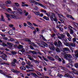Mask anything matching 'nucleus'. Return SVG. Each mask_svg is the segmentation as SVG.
I'll list each match as a JSON object with an SVG mask.
<instances>
[{"mask_svg": "<svg viewBox=\"0 0 78 78\" xmlns=\"http://www.w3.org/2000/svg\"><path fill=\"white\" fill-rule=\"evenodd\" d=\"M49 17H50V19L51 21H53V19L54 21L55 22H57L58 21V20L56 18V17L55 14L54 13H49Z\"/></svg>", "mask_w": 78, "mask_h": 78, "instance_id": "f257e3e1", "label": "nucleus"}, {"mask_svg": "<svg viewBox=\"0 0 78 78\" xmlns=\"http://www.w3.org/2000/svg\"><path fill=\"white\" fill-rule=\"evenodd\" d=\"M39 45L41 47L45 48V47L48 46V44L44 42H42L41 43H39Z\"/></svg>", "mask_w": 78, "mask_h": 78, "instance_id": "f03ea898", "label": "nucleus"}, {"mask_svg": "<svg viewBox=\"0 0 78 78\" xmlns=\"http://www.w3.org/2000/svg\"><path fill=\"white\" fill-rule=\"evenodd\" d=\"M64 58L66 59V60H69V59H71L72 58V56L70 54H66L64 56Z\"/></svg>", "mask_w": 78, "mask_h": 78, "instance_id": "7ed1b4c3", "label": "nucleus"}, {"mask_svg": "<svg viewBox=\"0 0 78 78\" xmlns=\"http://www.w3.org/2000/svg\"><path fill=\"white\" fill-rule=\"evenodd\" d=\"M10 18L11 19H14L16 20L19 19V16L16 15H10Z\"/></svg>", "mask_w": 78, "mask_h": 78, "instance_id": "20e7f679", "label": "nucleus"}, {"mask_svg": "<svg viewBox=\"0 0 78 78\" xmlns=\"http://www.w3.org/2000/svg\"><path fill=\"white\" fill-rule=\"evenodd\" d=\"M49 48L51 50H55V47L52 43L51 44V45L49 46Z\"/></svg>", "mask_w": 78, "mask_h": 78, "instance_id": "39448f33", "label": "nucleus"}, {"mask_svg": "<svg viewBox=\"0 0 78 78\" xmlns=\"http://www.w3.org/2000/svg\"><path fill=\"white\" fill-rule=\"evenodd\" d=\"M27 41H28V42H30V45H33V46H34V47H37V45L35 44H34V43L31 42V41L30 40L28 39L27 40Z\"/></svg>", "mask_w": 78, "mask_h": 78, "instance_id": "423d86ee", "label": "nucleus"}, {"mask_svg": "<svg viewBox=\"0 0 78 78\" xmlns=\"http://www.w3.org/2000/svg\"><path fill=\"white\" fill-rule=\"evenodd\" d=\"M16 62H17V60L14 59L13 61V62L11 63V65L13 67H15V66H16L15 63H16Z\"/></svg>", "mask_w": 78, "mask_h": 78, "instance_id": "0eeeda50", "label": "nucleus"}, {"mask_svg": "<svg viewBox=\"0 0 78 78\" xmlns=\"http://www.w3.org/2000/svg\"><path fill=\"white\" fill-rule=\"evenodd\" d=\"M58 47H62V44L61 41H58V44L57 45Z\"/></svg>", "mask_w": 78, "mask_h": 78, "instance_id": "6e6552de", "label": "nucleus"}, {"mask_svg": "<svg viewBox=\"0 0 78 78\" xmlns=\"http://www.w3.org/2000/svg\"><path fill=\"white\" fill-rule=\"evenodd\" d=\"M0 21L2 22H5V20L4 19V16L2 14L1 15V18H0Z\"/></svg>", "mask_w": 78, "mask_h": 78, "instance_id": "1a4fd4ad", "label": "nucleus"}, {"mask_svg": "<svg viewBox=\"0 0 78 78\" xmlns=\"http://www.w3.org/2000/svg\"><path fill=\"white\" fill-rule=\"evenodd\" d=\"M47 58H48L49 60L51 61H55V59L51 56H47Z\"/></svg>", "mask_w": 78, "mask_h": 78, "instance_id": "9d476101", "label": "nucleus"}, {"mask_svg": "<svg viewBox=\"0 0 78 78\" xmlns=\"http://www.w3.org/2000/svg\"><path fill=\"white\" fill-rule=\"evenodd\" d=\"M66 17H68V18H70L72 19H73V20H75V19H74V18H73V17H72V16L69 14H67L66 15Z\"/></svg>", "mask_w": 78, "mask_h": 78, "instance_id": "9b49d317", "label": "nucleus"}, {"mask_svg": "<svg viewBox=\"0 0 78 78\" xmlns=\"http://www.w3.org/2000/svg\"><path fill=\"white\" fill-rule=\"evenodd\" d=\"M11 70H12V72H14L16 73H20V71H18L17 70H15L12 69H11Z\"/></svg>", "mask_w": 78, "mask_h": 78, "instance_id": "f8f14e48", "label": "nucleus"}, {"mask_svg": "<svg viewBox=\"0 0 78 78\" xmlns=\"http://www.w3.org/2000/svg\"><path fill=\"white\" fill-rule=\"evenodd\" d=\"M75 53V56L76 57H78V50H75L74 51Z\"/></svg>", "mask_w": 78, "mask_h": 78, "instance_id": "ddd939ff", "label": "nucleus"}, {"mask_svg": "<svg viewBox=\"0 0 78 78\" xmlns=\"http://www.w3.org/2000/svg\"><path fill=\"white\" fill-rule=\"evenodd\" d=\"M69 33L70 34H73L74 33L73 31L72 30V29L70 28V27L69 28Z\"/></svg>", "mask_w": 78, "mask_h": 78, "instance_id": "4468645a", "label": "nucleus"}, {"mask_svg": "<svg viewBox=\"0 0 78 78\" xmlns=\"http://www.w3.org/2000/svg\"><path fill=\"white\" fill-rule=\"evenodd\" d=\"M35 5H37V6H43V5L40 3H38L37 2H35Z\"/></svg>", "mask_w": 78, "mask_h": 78, "instance_id": "2eb2a0df", "label": "nucleus"}, {"mask_svg": "<svg viewBox=\"0 0 78 78\" xmlns=\"http://www.w3.org/2000/svg\"><path fill=\"white\" fill-rule=\"evenodd\" d=\"M28 58L30 60V61H34V59L33 58L32 56L29 55H28Z\"/></svg>", "mask_w": 78, "mask_h": 78, "instance_id": "dca6fc26", "label": "nucleus"}, {"mask_svg": "<svg viewBox=\"0 0 78 78\" xmlns=\"http://www.w3.org/2000/svg\"><path fill=\"white\" fill-rule=\"evenodd\" d=\"M18 11L20 14H21V15H22V14L23 12H22V10L21 9H18Z\"/></svg>", "mask_w": 78, "mask_h": 78, "instance_id": "f3484780", "label": "nucleus"}, {"mask_svg": "<svg viewBox=\"0 0 78 78\" xmlns=\"http://www.w3.org/2000/svg\"><path fill=\"white\" fill-rule=\"evenodd\" d=\"M62 50H63L65 51H69L70 50L68 48H62Z\"/></svg>", "mask_w": 78, "mask_h": 78, "instance_id": "a211bd4d", "label": "nucleus"}, {"mask_svg": "<svg viewBox=\"0 0 78 78\" xmlns=\"http://www.w3.org/2000/svg\"><path fill=\"white\" fill-rule=\"evenodd\" d=\"M40 36L41 39H43L44 41H47V40L44 38V37L43 36V35H40Z\"/></svg>", "mask_w": 78, "mask_h": 78, "instance_id": "6ab92c4d", "label": "nucleus"}, {"mask_svg": "<svg viewBox=\"0 0 78 78\" xmlns=\"http://www.w3.org/2000/svg\"><path fill=\"white\" fill-rule=\"evenodd\" d=\"M20 69L21 70H25V69H26V68L23 66H21L20 68Z\"/></svg>", "mask_w": 78, "mask_h": 78, "instance_id": "aec40b11", "label": "nucleus"}, {"mask_svg": "<svg viewBox=\"0 0 78 78\" xmlns=\"http://www.w3.org/2000/svg\"><path fill=\"white\" fill-rule=\"evenodd\" d=\"M33 61H34V62H35V64H39V63L40 62H39V61H37L36 60H34Z\"/></svg>", "mask_w": 78, "mask_h": 78, "instance_id": "412c9836", "label": "nucleus"}, {"mask_svg": "<svg viewBox=\"0 0 78 78\" xmlns=\"http://www.w3.org/2000/svg\"><path fill=\"white\" fill-rule=\"evenodd\" d=\"M24 60H25L26 62V64H28V65H29L30 64H31V62L30 61H27V60L26 59H25Z\"/></svg>", "mask_w": 78, "mask_h": 78, "instance_id": "4be33fe9", "label": "nucleus"}, {"mask_svg": "<svg viewBox=\"0 0 78 78\" xmlns=\"http://www.w3.org/2000/svg\"><path fill=\"white\" fill-rule=\"evenodd\" d=\"M70 45H71V46L72 47H75V46H76L75 43L74 42H73V43H71Z\"/></svg>", "mask_w": 78, "mask_h": 78, "instance_id": "5701e85b", "label": "nucleus"}, {"mask_svg": "<svg viewBox=\"0 0 78 78\" xmlns=\"http://www.w3.org/2000/svg\"><path fill=\"white\" fill-rule=\"evenodd\" d=\"M61 55L62 56H66V53L64 51H63L61 53Z\"/></svg>", "mask_w": 78, "mask_h": 78, "instance_id": "b1692460", "label": "nucleus"}, {"mask_svg": "<svg viewBox=\"0 0 78 78\" xmlns=\"http://www.w3.org/2000/svg\"><path fill=\"white\" fill-rule=\"evenodd\" d=\"M23 48V45L19 44V46L18 47V49H21Z\"/></svg>", "mask_w": 78, "mask_h": 78, "instance_id": "393cba45", "label": "nucleus"}, {"mask_svg": "<svg viewBox=\"0 0 78 78\" xmlns=\"http://www.w3.org/2000/svg\"><path fill=\"white\" fill-rule=\"evenodd\" d=\"M55 51H56L57 52V53H60V52H61V51L60 50V49H59V48H57L55 49Z\"/></svg>", "mask_w": 78, "mask_h": 78, "instance_id": "a878e982", "label": "nucleus"}, {"mask_svg": "<svg viewBox=\"0 0 78 78\" xmlns=\"http://www.w3.org/2000/svg\"><path fill=\"white\" fill-rule=\"evenodd\" d=\"M43 18L44 19H45V20H49V18L48 17L46 16H44L43 17Z\"/></svg>", "mask_w": 78, "mask_h": 78, "instance_id": "bb28decb", "label": "nucleus"}, {"mask_svg": "<svg viewBox=\"0 0 78 78\" xmlns=\"http://www.w3.org/2000/svg\"><path fill=\"white\" fill-rule=\"evenodd\" d=\"M3 55H4V57H3V59L5 60L6 59V57H7V56L4 53H3Z\"/></svg>", "mask_w": 78, "mask_h": 78, "instance_id": "cd10ccee", "label": "nucleus"}, {"mask_svg": "<svg viewBox=\"0 0 78 78\" xmlns=\"http://www.w3.org/2000/svg\"><path fill=\"white\" fill-rule=\"evenodd\" d=\"M34 12L37 16H39V13H40L39 12H37V11Z\"/></svg>", "mask_w": 78, "mask_h": 78, "instance_id": "c85d7f7f", "label": "nucleus"}, {"mask_svg": "<svg viewBox=\"0 0 78 78\" xmlns=\"http://www.w3.org/2000/svg\"><path fill=\"white\" fill-rule=\"evenodd\" d=\"M29 52L31 53H32L33 54H37V53L35 51H30Z\"/></svg>", "mask_w": 78, "mask_h": 78, "instance_id": "c756f323", "label": "nucleus"}, {"mask_svg": "<svg viewBox=\"0 0 78 78\" xmlns=\"http://www.w3.org/2000/svg\"><path fill=\"white\" fill-rule=\"evenodd\" d=\"M66 67H69V68H72V65L71 64H69L66 65Z\"/></svg>", "mask_w": 78, "mask_h": 78, "instance_id": "7c9ffc66", "label": "nucleus"}, {"mask_svg": "<svg viewBox=\"0 0 78 78\" xmlns=\"http://www.w3.org/2000/svg\"><path fill=\"white\" fill-rule=\"evenodd\" d=\"M30 75H33L34 77H36L37 76L36 75V74L35 73H31Z\"/></svg>", "mask_w": 78, "mask_h": 78, "instance_id": "2f4dec72", "label": "nucleus"}, {"mask_svg": "<svg viewBox=\"0 0 78 78\" xmlns=\"http://www.w3.org/2000/svg\"><path fill=\"white\" fill-rule=\"evenodd\" d=\"M61 37L63 39H64V37H65V34H61Z\"/></svg>", "mask_w": 78, "mask_h": 78, "instance_id": "473e14b6", "label": "nucleus"}, {"mask_svg": "<svg viewBox=\"0 0 78 78\" xmlns=\"http://www.w3.org/2000/svg\"><path fill=\"white\" fill-rule=\"evenodd\" d=\"M68 60L69 62H70V63H73V60L72 59H68Z\"/></svg>", "mask_w": 78, "mask_h": 78, "instance_id": "72a5a7b5", "label": "nucleus"}, {"mask_svg": "<svg viewBox=\"0 0 78 78\" xmlns=\"http://www.w3.org/2000/svg\"><path fill=\"white\" fill-rule=\"evenodd\" d=\"M6 4H11V2L10 1H7L5 2Z\"/></svg>", "mask_w": 78, "mask_h": 78, "instance_id": "f704fd0d", "label": "nucleus"}, {"mask_svg": "<svg viewBox=\"0 0 78 78\" xmlns=\"http://www.w3.org/2000/svg\"><path fill=\"white\" fill-rule=\"evenodd\" d=\"M37 54H38L39 55H42V54L40 52H39V50H37Z\"/></svg>", "mask_w": 78, "mask_h": 78, "instance_id": "c9c22d12", "label": "nucleus"}, {"mask_svg": "<svg viewBox=\"0 0 78 78\" xmlns=\"http://www.w3.org/2000/svg\"><path fill=\"white\" fill-rule=\"evenodd\" d=\"M29 2L30 3H35V1L34 0H29Z\"/></svg>", "mask_w": 78, "mask_h": 78, "instance_id": "e433bc0d", "label": "nucleus"}, {"mask_svg": "<svg viewBox=\"0 0 78 78\" xmlns=\"http://www.w3.org/2000/svg\"><path fill=\"white\" fill-rule=\"evenodd\" d=\"M5 14L6 15V17H7L8 18V17H10V15H9V14L7 13H5Z\"/></svg>", "mask_w": 78, "mask_h": 78, "instance_id": "4c0bfd02", "label": "nucleus"}, {"mask_svg": "<svg viewBox=\"0 0 78 78\" xmlns=\"http://www.w3.org/2000/svg\"><path fill=\"white\" fill-rule=\"evenodd\" d=\"M15 5L17 7H19L20 6V5L19 4V3L16 2L15 3Z\"/></svg>", "mask_w": 78, "mask_h": 78, "instance_id": "58836bf2", "label": "nucleus"}, {"mask_svg": "<svg viewBox=\"0 0 78 78\" xmlns=\"http://www.w3.org/2000/svg\"><path fill=\"white\" fill-rule=\"evenodd\" d=\"M73 23L75 25V26L76 27L78 26V24L77 23H76L75 22H73Z\"/></svg>", "mask_w": 78, "mask_h": 78, "instance_id": "ea45409f", "label": "nucleus"}, {"mask_svg": "<svg viewBox=\"0 0 78 78\" xmlns=\"http://www.w3.org/2000/svg\"><path fill=\"white\" fill-rule=\"evenodd\" d=\"M73 23L75 25V26L76 27L78 26V24L77 23H76L75 22H73Z\"/></svg>", "mask_w": 78, "mask_h": 78, "instance_id": "a19ab883", "label": "nucleus"}, {"mask_svg": "<svg viewBox=\"0 0 78 78\" xmlns=\"http://www.w3.org/2000/svg\"><path fill=\"white\" fill-rule=\"evenodd\" d=\"M27 24H28V25H33V24H32V23H31L30 22L28 21H27Z\"/></svg>", "mask_w": 78, "mask_h": 78, "instance_id": "79ce46f5", "label": "nucleus"}, {"mask_svg": "<svg viewBox=\"0 0 78 78\" xmlns=\"http://www.w3.org/2000/svg\"><path fill=\"white\" fill-rule=\"evenodd\" d=\"M66 34H67V36L68 37H72V36H70V34H69V33H67Z\"/></svg>", "mask_w": 78, "mask_h": 78, "instance_id": "37998d69", "label": "nucleus"}, {"mask_svg": "<svg viewBox=\"0 0 78 78\" xmlns=\"http://www.w3.org/2000/svg\"><path fill=\"white\" fill-rule=\"evenodd\" d=\"M73 42L75 43V42H76V38H73Z\"/></svg>", "mask_w": 78, "mask_h": 78, "instance_id": "c03bdc74", "label": "nucleus"}, {"mask_svg": "<svg viewBox=\"0 0 78 78\" xmlns=\"http://www.w3.org/2000/svg\"><path fill=\"white\" fill-rule=\"evenodd\" d=\"M31 15H29L27 16V20H30V18L31 17Z\"/></svg>", "mask_w": 78, "mask_h": 78, "instance_id": "a18cd8bd", "label": "nucleus"}, {"mask_svg": "<svg viewBox=\"0 0 78 78\" xmlns=\"http://www.w3.org/2000/svg\"><path fill=\"white\" fill-rule=\"evenodd\" d=\"M16 53H16L15 51H12V55H16Z\"/></svg>", "mask_w": 78, "mask_h": 78, "instance_id": "49530a36", "label": "nucleus"}, {"mask_svg": "<svg viewBox=\"0 0 78 78\" xmlns=\"http://www.w3.org/2000/svg\"><path fill=\"white\" fill-rule=\"evenodd\" d=\"M9 34H10V35H11L12 34V31L11 30H10L9 32Z\"/></svg>", "mask_w": 78, "mask_h": 78, "instance_id": "de8ad7c7", "label": "nucleus"}, {"mask_svg": "<svg viewBox=\"0 0 78 78\" xmlns=\"http://www.w3.org/2000/svg\"><path fill=\"white\" fill-rule=\"evenodd\" d=\"M42 58H43V59L45 61H48V60H47V59L45 58L44 56H42Z\"/></svg>", "mask_w": 78, "mask_h": 78, "instance_id": "09e8293b", "label": "nucleus"}, {"mask_svg": "<svg viewBox=\"0 0 78 78\" xmlns=\"http://www.w3.org/2000/svg\"><path fill=\"white\" fill-rule=\"evenodd\" d=\"M72 38V37H68V41H71V40Z\"/></svg>", "mask_w": 78, "mask_h": 78, "instance_id": "8fccbe9b", "label": "nucleus"}, {"mask_svg": "<svg viewBox=\"0 0 78 78\" xmlns=\"http://www.w3.org/2000/svg\"><path fill=\"white\" fill-rule=\"evenodd\" d=\"M8 41H10L11 42H12V41H14V39H13V38H11L10 40H8Z\"/></svg>", "mask_w": 78, "mask_h": 78, "instance_id": "3c124183", "label": "nucleus"}, {"mask_svg": "<svg viewBox=\"0 0 78 78\" xmlns=\"http://www.w3.org/2000/svg\"><path fill=\"white\" fill-rule=\"evenodd\" d=\"M2 46H3L4 47H7V46H8V45H7V44L3 43H2Z\"/></svg>", "mask_w": 78, "mask_h": 78, "instance_id": "603ef678", "label": "nucleus"}, {"mask_svg": "<svg viewBox=\"0 0 78 78\" xmlns=\"http://www.w3.org/2000/svg\"><path fill=\"white\" fill-rule=\"evenodd\" d=\"M39 15L40 16V17H43L44 16V14H43V13H39Z\"/></svg>", "mask_w": 78, "mask_h": 78, "instance_id": "864d4df0", "label": "nucleus"}, {"mask_svg": "<svg viewBox=\"0 0 78 78\" xmlns=\"http://www.w3.org/2000/svg\"><path fill=\"white\" fill-rule=\"evenodd\" d=\"M20 76H22V77H23V78L24 77V74H23L20 73Z\"/></svg>", "mask_w": 78, "mask_h": 78, "instance_id": "5fc2aeb1", "label": "nucleus"}, {"mask_svg": "<svg viewBox=\"0 0 78 78\" xmlns=\"http://www.w3.org/2000/svg\"><path fill=\"white\" fill-rule=\"evenodd\" d=\"M75 67H76L77 68H78V63H76V64L75 65Z\"/></svg>", "mask_w": 78, "mask_h": 78, "instance_id": "6e6d98bb", "label": "nucleus"}, {"mask_svg": "<svg viewBox=\"0 0 78 78\" xmlns=\"http://www.w3.org/2000/svg\"><path fill=\"white\" fill-rule=\"evenodd\" d=\"M21 64L22 66H25V63L24 62H22Z\"/></svg>", "mask_w": 78, "mask_h": 78, "instance_id": "4d7b16f0", "label": "nucleus"}, {"mask_svg": "<svg viewBox=\"0 0 78 78\" xmlns=\"http://www.w3.org/2000/svg\"><path fill=\"white\" fill-rule=\"evenodd\" d=\"M55 58H56V59H58L59 58V56L58 55H55Z\"/></svg>", "mask_w": 78, "mask_h": 78, "instance_id": "13d9d810", "label": "nucleus"}, {"mask_svg": "<svg viewBox=\"0 0 78 78\" xmlns=\"http://www.w3.org/2000/svg\"><path fill=\"white\" fill-rule=\"evenodd\" d=\"M41 11V12H44V13H46L47 12V11L45 10H42Z\"/></svg>", "mask_w": 78, "mask_h": 78, "instance_id": "bf43d9fd", "label": "nucleus"}, {"mask_svg": "<svg viewBox=\"0 0 78 78\" xmlns=\"http://www.w3.org/2000/svg\"><path fill=\"white\" fill-rule=\"evenodd\" d=\"M36 29H34V31H33V33L34 34H36Z\"/></svg>", "mask_w": 78, "mask_h": 78, "instance_id": "052dcab7", "label": "nucleus"}, {"mask_svg": "<svg viewBox=\"0 0 78 78\" xmlns=\"http://www.w3.org/2000/svg\"><path fill=\"white\" fill-rule=\"evenodd\" d=\"M54 44L55 46H57V45H58V42H57L55 41L54 42Z\"/></svg>", "mask_w": 78, "mask_h": 78, "instance_id": "680f3d73", "label": "nucleus"}, {"mask_svg": "<svg viewBox=\"0 0 78 78\" xmlns=\"http://www.w3.org/2000/svg\"><path fill=\"white\" fill-rule=\"evenodd\" d=\"M64 44H65V45L67 46H70V44L68 43H65Z\"/></svg>", "mask_w": 78, "mask_h": 78, "instance_id": "e2e57ef3", "label": "nucleus"}, {"mask_svg": "<svg viewBox=\"0 0 78 78\" xmlns=\"http://www.w3.org/2000/svg\"><path fill=\"white\" fill-rule=\"evenodd\" d=\"M57 76H59V77H60V78H61V76H62V75H60L59 74H58L57 75Z\"/></svg>", "mask_w": 78, "mask_h": 78, "instance_id": "0e129e2a", "label": "nucleus"}, {"mask_svg": "<svg viewBox=\"0 0 78 78\" xmlns=\"http://www.w3.org/2000/svg\"><path fill=\"white\" fill-rule=\"evenodd\" d=\"M9 27H11V28H12V27H13V26L14 25L12 24H10L9 25Z\"/></svg>", "mask_w": 78, "mask_h": 78, "instance_id": "69168bd1", "label": "nucleus"}, {"mask_svg": "<svg viewBox=\"0 0 78 78\" xmlns=\"http://www.w3.org/2000/svg\"><path fill=\"white\" fill-rule=\"evenodd\" d=\"M43 64L44 66H47V63H46L45 61H44V62H43Z\"/></svg>", "mask_w": 78, "mask_h": 78, "instance_id": "338daca9", "label": "nucleus"}, {"mask_svg": "<svg viewBox=\"0 0 78 78\" xmlns=\"http://www.w3.org/2000/svg\"><path fill=\"white\" fill-rule=\"evenodd\" d=\"M68 77H69V78H73L72 75H68Z\"/></svg>", "mask_w": 78, "mask_h": 78, "instance_id": "774afa93", "label": "nucleus"}]
</instances>
